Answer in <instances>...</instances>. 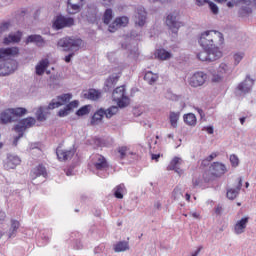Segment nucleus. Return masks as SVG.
Segmentation results:
<instances>
[{
	"instance_id": "nucleus-1",
	"label": "nucleus",
	"mask_w": 256,
	"mask_h": 256,
	"mask_svg": "<svg viewBox=\"0 0 256 256\" xmlns=\"http://www.w3.org/2000/svg\"><path fill=\"white\" fill-rule=\"evenodd\" d=\"M72 97L73 96L71 94H62L57 97L58 101H55V99H53L48 104L47 107L40 106L35 113L37 121H47V112L46 111L57 109V108L65 105L66 103H69V101H71Z\"/></svg>"
},
{
	"instance_id": "nucleus-2",
	"label": "nucleus",
	"mask_w": 256,
	"mask_h": 256,
	"mask_svg": "<svg viewBox=\"0 0 256 256\" xmlns=\"http://www.w3.org/2000/svg\"><path fill=\"white\" fill-rule=\"evenodd\" d=\"M219 37H221V34L218 31L207 30L201 33L198 43L205 51H221L219 47L215 45Z\"/></svg>"
},
{
	"instance_id": "nucleus-3",
	"label": "nucleus",
	"mask_w": 256,
	"mask_h": 256,
	"mask_svg": "<svg viewBox=\"0 0 256 256\" xmlns=\"http://www.w3.org/2000/svg\"><path fill=\"white\" fill-rule=\"evenodd\" d=\"M35 123H37V120H35V118L28 117L20 120L16 124V126L14 127V131L18 133V136L14 138V141H13L14 147H17V143H19V139L23 137L25 131H27V129H31V127H33Z\"/></svg>"
},
{
	"instance_id": "nucleus-4",
	"label": "nucleus",
	"mask_w": 256,
	"mask_h": 256,
	"mask_svg": "<svg viewBox=\"0 0 256 256\" xmlns=\"http://www.w3.org/2000/svg\"><path fill=\"white\" fill-rule=\"evenodd\" d=\"M57 45L58 47H61L63 51H79L81 45H83V40L79 38L66 37L60 39Z\"/></svg>"
},
{
	"instance_id": "nucleus-5",
	"label": "nucleus",
	"mask_w": 256,
	"mask_h": 256,
	"mask_svg": "<svg viewBox=\"0 0 256 256\" xmlns=\"http://www.w3.org/2000/svg\"><path fill=\"white\" fill-rule=\"evenodd\" d=\"M112 99L117 103L120 109H123L129 105V96L125 92V86H119L112 92Z\"/></svg>"
},
{
	"instance_id": "nucleus-6",
	"label": "nucleus",
	"mask_w": 256,
	"mask_h": 256,
	"mask_svg": "<svg viewBox=\"0 0 256 256\" xmlns=\"http://www.w3.org/2000/svg\"><path fill=\"white\" fill-rule=\"evenodd\" d=\"M73 25H75V19L73 17L58 15L54 19L52 27L53 29H56V31H59L61 29L73 27Z\"/></svg>"
},
{
	"instance_id": "nucleus-7",
	"label": "nucleus",
	"mask_w": 256,
	"mask_h": 256,
	"mask_svg": "<svg viewBox=\"0 0 256 256\" xmlns=\"http://www.w3.org/2000/svg\"><path fill=\"white\" fill-rule=\"evenodd\" d=\"M223 57V53L218 50H203L197 54V59L199 61H206L207 63H211L213 61H217V59H221Z\"/></svg>"
},
{
	"instance_id": "nucleus-8",
	"label": "nucleus",
	"mask_w": 256,
	"mask_h": 256,
	"mask_svg": "<svg viewBox=\"0 0 256 256\" xmlns=\"http://www.w3.org/2000/svg\"><path fill=\"white\" fill-rule=\"evenodd\" d=\"M253 85H255V80L251 79L249 76H246L245 80L237 85L235 94L239 96L247 95V93L253 89Z\"/></svg>"
},
{
	"instance_id": "nucleus-9",
	"label": "nucleus",
	"mask_w": 256,
	"mask_h": 256,
	"mask_svg": "<svg viewBox=\"0 0 256 256\" xmlns=\"http://www.w3.org/2000/svg\"><path fill=\"white\" fill-rule=\"evenodd\" d=\"M133 19L135 25H137L138 27H145V24L147 23V10H145V7H136Z\"/></svg>"
},
{
	"instance_id": "nucleus-10",
	"label": "nucleus",
	"mask_w": 256,
	"mask_h": 256,
	"mask_svg": "<svg viewBox=\"0 0 256 256\" xmlns=\"http://www.w3.org/2000/svg\"><path fill=\"white\" fill-rule=\"evenodd\" d=\"M91 163L97 171H107V169H109L107 159L101 154L92 155Z\"/></svg>"
},
{
	"instance_id": "nucleus-11",
	"label": "nucleus",
	"mask_w": 256,
	"mask_h": 256,
	"mask_svg": "<svg viewBox=\"0 0 256 256\" xmlns=\"http://www.w3.org/2000/svg\"><path fill=\"white\" fill-rule=\"evenodd\" d=\"M166 25L172 33L177 34L183 24L179 21L177 14L170 13L166 17Z\"/></svg>"
},
{
	"instance_id": "nucleus-12",
	"label": "nucleus",
	"mask_w": 256,
	"mask_h": 256,
	"mask_svg": "<svg viewBox=\"0 0 256 256\" xmlns=\"http://www.w3.org/2000/svg\"><path fill=\"white\" fill-rule=\"evenodd\" d=\"M233 69L231 68V65L222 62L218 69H217V73L212 74V81L214 83H219V81H221V79H223V75H229V73H232Z\"/></svg>"
},
{
	"instance_id": "nucleus-13",
	"label": "nucleus",
	"mask_w": 256,
	"mask_h": 256,
	"mask_svg": "<svg viewBox=\"0 0 256 256\" xmlns=\"http://www.w3.org/2000/svg\"><path fill=\"white\" fill-rule=\"evenodd\" d=\"M19 55V48L10 47V48H0V63H5L7 61H13L12 57Z\"/></svg>"
},
{
	"instance_id": "nucleus-14",
	"label": "nucleus",
	"mask_w": 256,
	"mask_h": 256,
	"mask_svg": "<svg viewBox=\"0 0 256 256\" xmlns=\"http://www.w3.org/2000/svg\"><path fill=\"white\" fill-rule=\"evenodd\" d=\"M127 25H129V17H116L114 21L108 26V31L110 33H115V31H118V29H121V27H127Z\"/></svg>"
},
{
	"instance_id": "nucleus-15",
	"label": "nucleus",
	"mask_w": 256,
	"mask_h": 256,
	"mask_svg": "<svg viewBox=\"0 0 256 256\" xmlns=\"http://www.w3.org/2000/svg\"><path fill=\"white\" fill-rule=\"evenodd\" d=\"M207 81V74L204 72H196L189 79L188 83L191 87H201Z\"/></svg>"
},
{
	"instance_id": "nucleus-16",
	"label": "nucleus",
	"mask_w": 256,
	"mask_h": 256,
	"mask_svg": "<svg viewBox=\"0 0 256 256\" xmlns=\"http://www.w3.org/2000/svg\"><path fill=\"white\" fill-rule=\"evenodd\" d=\"M17 69V63L15 60H9L6 62H0V76L11 75Z\"/></svg>"
},
{
	"instance_id": "nucleus-17",
	"label": "nucleus",
	"mask_w": 256,
	"mask_h": 256,
	"mask_svg": "<svg viewBox=\"0 0 256 256\" xmlns=\"http://www.w3.org/2000/svg\"><path fill=\"white\" fill-rule=\"evenodd\" d=\"M209 169L213 177H223L227 173V166L221 162H213Z\"/></svg>"
},
{
	"instance_id": "nucleus-18",
	"label": "nucleus",
	"mask_w": 256,
	"mask_h": 256,
	"mask_svg": "<svg viewBox=\"0 0 256 256\" xmlns=\"http://www.w3.org/2000/svg\"><path fill=\"white\" fill-rule=\"evenodd\" d=\"M248 224L249 217H243L240 220H238L234 225L235 235H243V233H245V229H247Z\"/></svg>"
},
{
	"instance_id": "nucleus-19",
	"label": "nucleus",
	"mask_w": 256,
	"mask_h": 256,
	"mask_svg": "<svg viewBox=\"0 0 256 256\" xmlns=\"http://www.w3.org/2000/svg\"><path fill=\"white\" fill-rule=\"evenodd\" d=\"M181 165H183V159L179 157H174L168 167L167 171H175V173H178V175H182L183 170H181Z\"/></svg>"
},
{
	"instance_id": "nucleus-20",
	"label": "nucleus",
	"mask_w": 256,
	"mask_h": 256,
	"mask_svg": "<svg viewBox=\"0 0 256 256\" xmlns=\"http://www.w3.org/2000/svg\"><path fill=\"white\" fill-rule=\"evenodd\" d=\"M17 165H21V158L19 156L9 154L4 164L5 169H15Z\"/></svg>"
},
{
	"instance_id": "nucleus-21",
	"label": "nucleus",
	"mask_w": 256,
	"mask_h": 256,
	"mask_svg": "<svg viewBox=\"0 0 256 256\" xmlns=\"http://www.w3.org/2000/svg\"><path fill=\"white\" fill-rule=\"evenodd\" d=\"M79 107V101L74 100L67 104L63 109H60L58 112V117H67L73 111V109H77Z\"/></svg>"
},
{
	"instance_id": "nucleus-22",
	"label": "nucleus",
	"mask_w": 256,
	"mask_h": 256,
	"mask_svg": "<svg viewBox=\"0 0 256 256\" xmlns=\"http://www.w3.org/2000/svg\"><path fill=\"white\" fill-rule=\"evenodd\" d=\"M31 179H37V177H44L47 178V168L43 165H38L35 168H33L30 172Z\"/></svg>"
},
{
	"instance_id": "nucleus-23",
	"label": "nucleus",
	"mask_w": 256,
	"mask_h": 256,
	"mask_svg": "<svg viewBox=\"0 0 256 256\" xmlns=\"http://www.w3.org/2000/svg\"><path fill=\"white\" fill-rule=\"evenodd\" d=\"M49 65L50 62L47 58L40 60L35 66L36 75H38L39 77H41V75H44L45 71H47V69L49 68Z\"/></svg>"
},
{
	"instance_id": "nucleus-24",
	"label": "nucleus",
	"mask_w": 256,
	"mask_h": 256,
	"mask_svg": "<svg viewBox=\"0 0 256 256\" xmlns=\"http://www.w3.org/2000/svg\"><path fill=\"white\" fill-rule=\"evenodd\" d=\"M241 187H243V178H239L238 185L236 186V188H230L227 190V198L230 199L231 201H233V199H237V195H239Z\"/></svg>"
},
{
	"instance_id": "nucleus-25",
	"label": "nucleus",
	"mask_w": 256,
	"mask_h": 256,
	"mask_svg": "<svg viewBox=\"0 0 256 256\" xmlns=\"http://www.w3.org/2000/svg\"><path fill=\"white\" fill-rule=\"evenodd\" d=\"M22 37L23 33L21 31L10 33L8 37L4 38L3 43L4 45H10V43H19Z\"/></svg>"
},
{
	"instance_id": "nucleus-26",
	"label": "nucleus",
	"mask_w": 256,
	"mask_h": 256,
	"mask_svg": "<svg viewBox=\"0 0 256 256\" xmlns=\"http://www.w3.org/2000/svg\"><path fill=\"white\" fill-rule=\"evenodd\" d=\"M99 13V10L97 9V6L95 5H88L87 11H86V18L90 23H95L97 21V14Z\"/></svg>"
},
{
	"instance_id": "nucleus-27",
	"label": "nucleus",
	"mask_w": 256,
	"mask_h": 256,
	"mask_svg": "<svg viewBox=\"0 0 256 256\" xmlns=\"http://www.w3.org/2000/svg\"><path fill=\"white\" fill-rule=\"evenodd\" d=\"M57 157L59 161H69L75 155V150H61L57 148L56 150Z\"/></svg>"
},
{
	"instance_id": "nucleus-28",
	"label": "nucleus",
	"mask_w": 256,
	"mask_h": 256,
	"mask_svg": "<svg viewBox=\"0 0 256 256\" xmlns=\"http://www.w3.org/2000/svg\"><path fill=\"white\" fill-rule=\"evenodd\" d=\"M81 7H83V4L75 3L73 2V0H68L67 13L69 15H76V13H79V11H81Z\"/></svg>"
},
{
	"instance_id": "nucleus-29",
	"label": "nucleus",
	"mask_w": 256,
	"mask_h": 256,
	"mask_svg": "<svg viewBox=\"0 0 256 256\" xmlns=\"http://www.w3.org/2000/svg\"><path fill=\"white\" fill-rule=\"evenodd\" d=\"M29 43H35L38 47H43L45 45V40L43 39V36L34 34L27 37L26 44L29 45Z\"/></svg>"
},
{
	"instance_id": "nucleus-30",
	"label": "nucleus",
	"mask_w": 256,
	"mask_h": 256,
	"mask_svg": "<svg viewBox=\"0 0 256 256\" xmlns=\"http://www.w3.org/2000/svg\"><path fill=\"white\" fill-rule=\"evenodd\" d=\"M117 81H119V75L113 74L110 76L105 82L104 91H111L117 85Z\"/></svg>"
},
{
	"instance_id": "nucleus-31",
	"label": "nucleus",
	"mask_w": 256,
	"mask_h": 256,
	"mask_svg": "<svg viewBox=\"0 0 256 256\" xmlns=\"http://www.w3.org/2000/svg\"><path fill=\"white\" fill-rule=\"evenodd\" d=\"M86 99H90V101H99L102 97V93L96 89H90L87 93L84 94Z\"/></svg>"
},
{
	"instance_id": "nucleus-32",
	"label": "nucleus",
	"mask_w": 256,
	"mask_h": 256,
	"mask_svg": "<svg viewBox=\"0 0 256 256\" xmlns=\"http://www.w3.org/2000/svg\"><path fill=\"white\" fill-rule=\"evenodd\" d=\"M115 253H123L125 251H129V242L127 241H120L114 244L113 247Z\"/></svg>"
},
{
	"instance_id": "nucleus-33",
	"label": "nucleus",
	"mask_w": 256,
	"mask_h": 256,
	"mask_svg": "<svg viewBox=\"0 0 256 256\" xmlns=\"http://www.w3.org/2000/svg\"><path fill=\"white\" fill-rule=\"evenodd\" d=\"M103 117H105V109H104V108H100V109L92 116L91 124H92V125H97L98 123H100V121H102Z\"/></svg>"
},
{
	"instance_id": "nucleus-34",
	"label": "nucleus",
	"mask_w": 256,
	"mask_h": 256,
	"mask_svg": "<svg viewBox=\"0 0 256 256\" xmlns=\"http://www.w3.org/2000/svg\"><path fill=\"white\" fill-rule=\"evenodd\" d=\"M184 123L190 127H195L197 125V117L193 113H188L183 116Z\"/></svg>"
},
{
	"instance_id": "nucleus-35",
	"label": "nucleus",
	"mask_w": 256,
	"mask_h": 256,
	"mask_svg": "<svg viewBox=\"0 0 256 256\" xmlns=\"http://www.w3.org/2000/svg\"><path fill=\"white\" fill-rule=\"evenodd\" d=\"M13 120V116L9 109L5 110L0 114V122L4 125H7V123H11Z\"/></svg>"
},
{
	"instance_id": "nucleus-36",
	"label": "nucleus",
	"mask_w": 256,
	"mask_h": 256,
	"mask_svg": "<svg viewBox=\"0 0 256 256\" xmlns=\"http://www.w3.org/2000/svg\"><path fill=\"white\" fill-rule=\"evenodd\" d=\"M20 227H21V223L18 220L12 219L11 226L9 229V237H15Z\"/></svg>"
},
{
	"instance_id": "nucleus-37",
	"label": "nucleus",
	"mask_w": 256,
	"mask_h": 256,
	"mask_svg": "<svg viewBox=\"0 0 256 256\" xmlns=\"http://www.w3.org/2000/svg\"><path fill=\"white\" fill-rule=\"evenodd\" d=\"M113 17H115V14H113V9L111 8L106 9L102 17V21L104 25H109V23L113 21Z\"/></svg>"
},
{
	"instance_id": "nucleus-38",
	"label": "nucleus",
	"mask_w": 256,
	"mask_h": 256,
	"mask_svg": "<svg viewBox=\"0 0 256 256\" xmlns=\"http://www.w3.org/2000/svg\"><path fill=\"white\" fill-rule=\"evenodd\" d=\"M127 193V189L125 188V184H119L114 188V196L116 199H123V195Z\"/></svg>"
},
{
	"instance_id": "nucleus-39",
	"label": "nucleus",
	"mask_w": 256,
	"mask_h": 256,
	"mask_svg": "<svg viewBox=\"0 0 256 256\" xmlns=\"http://www.w3.org/2000/svg\"><path fill=\"white\" fill-rule=\"evenodd\" d=\"M179 117H181V112H170L169 121L173 129H177V123L179 122Z\"/></svg>"
},
{
	"instance_id": "nucleus-40",
	"label": "nucleus",
	"mask_w": 256,
	"mask_h": 256,
	"mask_svg": "<svg viewBox=\"0 0 256 256\" xmlns=\"http://www.w3.org/2000/svg\"><path fill=\"white\" fill-rule=\"evenodd\" d=\"M9 111L13 116L14 121H15V117H23V115L27 114V109L25 108H9Z\"/></svg>"
},
{
	"instance_id": "nucleus-41",
	"label": "nucleus",
	"mask_w": 256,
	"mask_h": 256,
	"mask_svg": "<svg viewBox=\"0 0 256 256\" xmlns=\"http://www.w3.org/2000/svg\"><path fill=\"white\" fill-rule=\"evenodd\" d=\"M156 55H157L158 59H160L161 61H167V59H171V57H172L171 52H169L165 49H158L156 51Z\"/></svg>"
},
{
	"instance_id": "nucleus-42",
	"label": "nucleus",
	"mask_w": 256,
	"mask_h": 256,
	"mask_svg": "<svg viewBox=\"0 0 256 256\" xmlns=\"http://www.w3.org/2000/svg\"><path fill=\"white\" fill-rule=\"evenodd\" d=\"M157 79H159V75L152 73L151 71L146 72L144 75V80H146L149 85H153V83H155Z\"/></svg>"
},
{
	"instance_id": "nucleus-43",
	"label": "nucleus",
	"mask_w": 256,
	"mask_h": 256,
	"mask_svg": "<svg viewBox=\"0 0 256 256\" xmlns=\"http://www.w3.org/2000/svg\"><path fill=\"white\" fill-rule=\"evenodd\" d=\"M119 113V107L117 106H111L108 109H104V116H106V119H111L114 115H117Z\"/></svg>"
},
{
	"instance_id": "nucleus-44",
	"label": "nucleus",
	"mask_w": 256,
	"mask_h": 256,
	"mask_svg": "<svg viewBox=\"0 0 256 256\" xmlns=\"http://www.w3.org/2000/svg\"><path fill=\"white\" fill-rule=\"evenodd\" d=\"M249 5L250 4H245V6H242L239 9V15H241V17H246V15H251L253 10L249 7Z\"/></svg>"
},
{
	"instance_id": "nucleus-45",
	"label": "nucleus",
	"mask_w": 256,
	"mask_h": 256,
	"mask_svg": "<svg viewBox=\"0 0 256 256\" xmlns=\"http://www.w3.org/2000/svg\"><path fill=\"white\" fill-rule=\"evenodd\" d=\"M245 57V52H235L233 55L234 65H239L243 58Z\"/></svg>"
},
{
	"instance_id": "nucleus-46",
	"label": "nucleus",
	"mask_w": 256,
	"mask_h": 256,
	"mask_svg": "<svg viewBox=\"0 0 256 256\" xmlns=\"http://www.w3.org/2000/svg\"><path fill=\"white\" fill-rule=\"evenodd\" d=\"M183 197V192L181 191V188L176 187L172 192V198L174 201H179Z\"/></svg>"
},
{
	"instance_id": "nucleus-47",
	"label": "nucleus",
	"mask_w": 256,
	"mask_h": 256,
	"mask_svg": "<svg viewBox=\"0 0 256 256\" xmlns=\"http://www.w3.org/2000/svg\"><path fill=\"white\" fill-rule=\"evenodd\" d=\"M11 27V23H3L0 25V35H5V33H9V28Z\"/></svg>"
},
{
	"instance_id": "nucleus-48",
	"label": "nucleus",
	"mask_w": 256,
	"mask_h": 256,
	"mask_svg": "<svg viewBox=\"0 0 256 256\" xmlns=\"http://www.w3.org/2000/svg\"><path fill=\"white\" fill-rule=\"evenodd\" d=\"M230 163L232 167H238L239 166V157L237 155L232 154L230 155Z\"/></svg>"
},
{
	"instance_id": "nucleus-49",
	"label": "nucleus",
	"mask_w": 256,
	"mask_h": 256,
	"mask_svg": "<svg viewBox=\"0 0 256 256\" xmlns=\"http://www.w3.org/2000/svg\"><path fill=\"white\" fill-rule=\"evenodd\" d=\"M208 5H209V8H210L211 12L214 15H218L219 14V7L217 6V4L208 1Z\"/></svg>"
},
{
	"instance_id": "nucleus-50",
	"label": "nucleus",
	"mask_w": 256,
	"mask_h": 256,
	"mask_svg": "<svg viewBox=\"0 0 256 256\" xmlns=\"http://www.w3.org/2000/svg\"><path fill=\"white\" fill-rule=\"evenodd\" d=\"M87 114H89V108L87 106L80 108L76 112V115H78V117H83V115H87Z\"/></svg>"
},
{
	"instance_id": "nucleus-51",
	"label": "nucleus",
	"mask_w": 256,
	"mask_h": 256,
	"mask_svg": "<svg viewBox=\"0 0 256 256\" xmlns=\"http://www.w3.org/2000/svg\"><path fill=\"white\" fill-rule=\"evenodd\" d=\"M118 153L120 154V159H125V157L127 156V146L119 147Z\"/></svg>"
},
{
	"instance_id": "nucleus-52",
	"label": "nucleus",
	"mask_w": 256,
	"mask_h": 256,
	"mask_svg": "<svg viewBox=\"0 0 256 256\" xmlns=\"http://www.w3.org/2000/svg\"><path fill=\"white\" fill-rule=\"evenodd\" d=\"M102 5H104V7H111V5L115 4V0H100Z\"/></svg>"
},
{
	"instance_id": "nucleus-53",
	"label": "nucleus",
	"mask_w": 256,
	"mask_h": 256,
	"mask_svg": "<svg viewBox=\"0 0 256 256\" xmlns=\"http://www.w3.org/2000/svg\"><path fill=\"white\" fill-rule=\"evenodd\" d=\"M215 157H217V153H212L205 160H203V163H205V161H208V163H209V162L213 161V159H215Z\"/></svg>"
},
{
	"instance_id": "nucleus-54",
	"label": "nucleus",
	"mask_w": 256,
	"mask_h": 256,
	"mask_svg": "<svg viewBox=\"0 0 256 256\" xmlns=\"http://www.w3.org/2000/svg\"><path fill=\"white\" fill-rule=\"evenodd\" d=\"M33 149H37L38 151H40L39 143H31V144H29V151H33Z\"/></svg>"
},
{
	"instance_id": "nucleus-55",
	"label": "nucleus",
	"mask_w": 256,
	"mask_h": 256,
	"mask_svg": "<svg viewBox=\"0 0 256 256\" xmlns=\"http://www.w3.org/2000/svg\"><path fill=\"white\" fill-rule=\"evenodd\" d=\"M205 3H209V0H196V5H198V7H203Z\"/></svg>"
},
{
	"instance_id": "nucleus-56",
	"label": "nucleus",
	"mask_w": 256,
	"mask_h": 256,
	"mask_svg": "<svg viewBox=\"0 0 256 256\" xmlns=\"http://www.w3.org/2000/svg\"><path fill=\"white\" fill-rule=\"evenodd\" d=\"M75 56V53H70L68 56H66L65 58H64V61L66 62V63H71V58H73Z\"/></svg>"
},
{
	"instance_id": "nucleus-57",
	"label": "nucleus",
	"mask_w": 256,
	"mask_h": 256,
	"mask_svg": "<svg viewBox=\"0 0 256 256\" xmlns=\"http://www.w3.org/2000/svg\"><path fill=\"white\" fill-rule=\"evenodd\" d=\"M6 217L7 215L5 214V212L0 211V224L5 221Z\"/></svg>"
},
{
	"instance_id": "nucleus-58",
	"label": "nucleus",
	"mask_w": 256,
	"mask_h": 256,
	"mask_svg": "<svg viewBox=\"0 0 256 256\" xmlns=\"http://www.w3.org/2000/svg\"><path fill=\"white\" fill-rule=\"evenodd\" d=\"M215 213H216V215H221V213H223V207H221L220 205H218V206L215 208Z\"/></svg>"
},
{
	"instance_id": "nucleus-59",
	"label": "nucleus",
	"mask_w": 256,
	"mask_h": 256,
	"mask_svg": "<svg viewBox=\"0 0 256 256\" xmlns=\"http://www.w3.org/2000/svg\"><path fill=\"white\" fill-rule=\"evenodd\" d=\"M204 129H205V131H207V133L209 135H213V133H214L213 126H208V127L204 128Z\"/></svg>"
},
{
	"instance_id": "nucleus-60",
	"label": "nucleus",
	"mask_w": 256,
	"mask_h": 256,
	"mask_svg": "<svg viewBox=\"0 0 256 256\" xmlns=\"http://www.w3.org/2000/svg\"><path fill=\"white\" fill-rule=\"evenodd\" d=\"M236 3H244V5H251V0H235Z\"/></svg>"
},
{
	"instance_id": "nucleus-61",
	"label": "nucleus",
	"mask_w": 256,
	"mask_h": 256,
	"mask_svg": "<svg viewBox=\"0 0 256 256\" xmlns=\"http://www.w3.org/2000/svg\"><path fill=\"white\" fill-rule=\"evenodd\" d=\"M196 111L199 113L201 119H203V117H205V112H203V109H201V108H196Z\"/></svg>"
},
{
	"instance_id": "nucleus-62",
	"label": "nucleus",
	"mask_w": 256,
	"mask_h": 256,
	"mask_svg": "<svg viewBox=\"0 0 256 256\" xmlns=\"http://www.w3.org/2000/svg\"><path fill=\"white\" fill-rule=\"evenodd\" d=\"M189 217H193L194 219H199V213H197V212H191V213L189 214Z\"/></svg>"
},
{
	"instance_id": "nucleus-63",
	"label": "nucleus",
	"mask_w": 256,
	"mask_h": 256,
	"mask_svg": "<svg viewBox=\"0 0 256 256\" xmlns=\"http://www.w3.org/2000/svg\"><path fill=\"white\" fill-rule=\"evenodd\" d=\"M161 157V155L160 154H152V159L154 160V161H159V158Z\"/></svg>"
},
{
	"instance_id": "nucleus-64",
	"label": "nucleus",
	"mask_w": 256,
	"mask_h": 256,
	"mask_svg": "<svg viewBox=\"0 0 256 256\" xmlns=\"http://www.w3.org/2000/svg\"><path fill=\"white\" fill-rule=\"evenodd\" d=\"M227 7L233 9V7H235V2H227Z\"/></svg>"
}]
</instances>
